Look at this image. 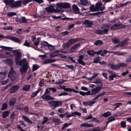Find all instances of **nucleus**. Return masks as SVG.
Instances as JSON below:
<instances>
[{
  "label": "nucleus",
  "instance_id": "64",
  "mask_svg": "<svg viewBox=\"0 0 131 131\" xmlns=\"http://www.w3.org/2000/svg\"><path fill=\"white\" fill-rule=\"evenodd\" d=\"M126 62L127 63H130L131 62V56L129 57L126 59Z\"/></svg>",
  "mask_w": 131,
  "mask_h": 131
},
{
  "label": "nucleus",
  "instance_id": "16",
  "mask_svg": "<svg viewBox=\"0 0 131 131\" xmlns=\"http://www.w3.org/2000/svg\"><path fill=\"white\" fill-rule=\"evenodd\" d=\"M83 24H85L87 27H91L93 24L92 21H90L88 20H85L83 22Z\"/></svg>",
  "mask_w": 131,
  "mask_h": 131
},
{
  "label": "nucleus",
  "instance_id": "45",
  "mask_svg": "<svg viewBox=\"0 0 131 131\" xmlns=\"http://www.w3.org/2000/svg\"><path fill=\"white\" fill-rule=\"evenodd\" d=\"M0 47L1 48H3L4 50H11L12 49V48L10 47H5L3 46H0Z\"/></svg>",
  "mask_w": 131,
  "mask_h": 131
},
{
  "label": "nucleus",
  "instance_id": "7",
  "mask_svg": "<svg viewBox=\"0 0 131 131\" xmlns=\"http://www.w3.org/2000/svg\"><path fill=\"white\" fill-rule=\"evenodd\" d=\"M29 67L28 65L26 63H25L22 65V67L20 68L19 71L22 73H25L27 71Z\"/></svg>",
  "mask_w": 131,
  "mask_h": 131
},
{
  "label": "nucleus",
  "instance_id": "21",
  "mask_svg": "<svg viewBox=\"0 0 131 131\" xmlns=\"http://www.w3.org/2000/svg\"><path fill=\"white\" fill-rule=\"evenodd\" d=\"M129 40V39H125V40L123 41L122 42H121V43H120L118 45H117V46L116 47H119V46H120V45H122L123 46L125 45H126V44L127 45L128 42H127V41H128Z\"/></svg>",
  "mask_w": 131,
  "mask_h": 131
},
{
  "label": "nucleus",
  "instance_id": "42",
  "mask_svg": "<svg viewBox=\"0 0 131 131\" xmlns=\"http://www.w3.org/2000/svg\"><path fill=\"white\" fill-rule=\"evenodd\" d=\"M74 57H73L68 56L67 57V59L68 60H70L73 63H75L76 62L73 59Z\"/></svg>",
  "mask_w": 131,
  "mask_h": 131
},
{
  "label": "nucleus",
  "instance_id": "35",
  "mask_svg": "<svg viewBox=\"0 0 131 131\" xmlns=\"http://www.w3.org/2000/svg\"><path fill=\"white\" fill-rule=\"evenodd\" d=\"M102 53H101V55L102 56H105L107 53H112L113 52H111L110 51H107L106 50H103L102 51Z\"/></svg>",
  "mask_w": 131,
  "mask_h": 131
},
{
  "label": "nucleus",
  "instance_id": "24",
  "mask_svg": "<svg viewBox=\"0 0 131 131\" xmlns=\"http://www.w3.org/2000/svg\"><path fill=\"white\" fill-rule=\"evenodd\" d=\"M50 88H48L45 91L44 94L41 96L43 97L45 95H47V94H49L51 95V93H50Z\"/></svg>",
  "mask_w": 131,
  "mask_h": 131
},
{
  "label": "nucleus",
  "instance_id": "57",
  "mask_svg": "<svg viewBox=\"0 0 131 131\" xmlns=\"http://www.w3.org/2000/svg\"><path fill=\"white\" fill-rule=\"evenodd\" d=\"M101 82H102L101 80H100V79H97L93 83H95L100 84Z\"/></svg>",
  "mask_w": 131,
  "mask_h": 131
},
{
  "label": "nucleus",
  "instance_id": "34",
  "mask_svg": "<svg viewBox=\"0 0 131 131\" xmlns=\"http://www.w3.org/2000/svg\"><path fill=\"white\" fill-rule=\"evenodd\" d=\"M39 68V67L38 66L37 64H34L32 66V72H33L37 70Z\"/></svg>",
  "mask_w": 131,
  "mask_h": 131
},
{
  "label": "nucleus",
  "instance_id": "56",
  "mask_svg": "<svg viewBox=\"0 0 131 131\" xmlns=\"http://www.w3.org/2000/svg\"><path fill=\"white\" fill-rule=\"evenodd\" d=\"M16 15V14L14 12H9L8 13L7 15L9 16H11Z\"/></svg>",
  "mask_w": 131,
  "mask_h": 131
},
{
  "label": "nucleus",
  "instance_id": "12",
  "mask_svg": "<svg viewBox=\"0 0 131 131\" xmlns=\"http://www.w3.org/2000/svg\"><path fill=\"white\" fill-rule=\"evenodd\" d=\"M80 45L79 43H77L73 46L70 49L71 52H74L80 48Z\"/></svg>",
  "mask_w": 131,
  "mask_h": 131
},
{
  "label": "nucleus",
  "instance_id": "43",
  "mask_svg": "<svg viewBox=\"0 0 131 131\" xmlns=\"http://www.w3.org/2000/svg\"><path fill=\"white\" fill-rule=\"evenodd\" d=\"M63 46L64 47H66L67 48H69L70 46L71 45V44H70L69 41H68L67 42L64 43L63 44Z\"/></svg>",
  "mask_w": 131,
  "mask_h": 131
},
{
  "label": "nucleus",
  "instance_id": "49",
  "mask_svg": "<svg viewBox=\"0 0 131 131\" xmlns=\"http://www.w3.org/2000/svg\"><path fill=\"white\" fill-rule=\"evenodd\" d=\"M121 125L122 127H125L126 125V122L124 121H122L121 123Z\"/></svg>",
  "mask_w": 131,
  "mask_h": 131
},
{
  "label": "nucleus",
  "instance_id": "53",
  "mask_svg": "<svg viewBox=\"0 0 131 131\" xmlns=\"http://www.w3.org/2000/svg\"><path fill=\"white\" fill-rule=\"evenodd\" d=\"M8 77L11 80L12 82H14L16 79V77L14 75L10 77Z\"/></svg>",
  "mask_w": 131,
  "mask_h": 131
},
{
  "label": "nucleus",
  "instance_id": "48",
  "mask_svg": "<svg viewBox=\"0 0 131 131\" xmlns=\"http://www.w3.org/2000/svg\"><path fill=\"white\" fill-rule=\"evenodd\" d=\"M48 120V118L46 117H44L43 118V121L42 122V124H44L45 123L47 122Z\"/></svg>",
  "mask_w": 131,
  "mask_h": 131
},
{
  "label": "nucleus",
  "instance_id": "30",
  "mask_svg": "<svg viewBox=\"0 0 131 131\" xmlns=\"http://www.w3.org/2000/svg\"><path fill=\"white\" fill-rule=\"evenodd\" d=\"M111 115V113L109 111H107L104 113L101 116H104V117H108L109 116Z\"/></svg>",
  "mask_w": 131,
  "mask_h": 131
},
{
  "label": "nucleus",
  "instance_id": "33",
  "mask_svg": "<svg viewBox=\"0 0 131 131\" xmlns=\"http://www.w3.org/2000/svg\"><path fill=\"white\" fill-rule=\"evenodd\" d=\"M11 70L10 71H9L8 74V77H10L12 76H13V73L14 72V70L13 68L12 67H11Z\"/></svg>",
  "mask_w": 131,
  "mask_h": 131
},
{
  "label": "nucleus",
  "instance_id": "15",
  "mask_svg": "<svg viewBox=\"0 0 131 131\" xmlns=\"http://www.w3.org/2000/svg\"><path fill=\"white\" fill-rule=\"evenodd\" d=\"M72 8L75 13L77 14H80L79 9L77 5L73 4L72 6Z\"/></svg>",
  "mask_w": 131,
  "mask_h": 131
},
{
  "label": "nucleus",
  "instance_id": "54",
  "mask_svg": "<svg viewBox=\"0 0 131 131\" xmlns=\"http://www.w3.org/2000/svg\"><path fill=\"white\" fill-rule=\"evenodd\" d=\"M105 13L104 12H96L97 16H99V17H100L101 16V15L103 14H104Z\"/></svg>",
  "mask_w": 131,
  "mask_h": 131
},
{
  "label": "nucleus",
  "instance_id": "52",
  "mask_svg": "<svg viewBox=\"0 0 131 131\" xmlns=\"http://www.w3.org/2000/svg\"><path fill=\"white\" fill-rule=\"evenodd\" d=\"M9 79H8L6 80H4L1 82V83L2 85L6 84L9 81Z\"/></svg>",
  "mask_w": 131,
  "mask_h": 131
},
{
  "label": "nucleus",
  "instance_id": "55",
  "mask_svg": "<svg viewBox=\"0 0 131 131\" xmlns=\"http://www.w3.org/2000/svg\"><path fill=\"white\" fill-rule=\"evenodd\" d=\"M30 44V42H28L27 40H26L24 44H23L24 46H26L27 47H29V45Z\"/></svg>",
  "mask_w": 131,
  "mask_h": 131
},
{
  "label": "nucleus",
  "instance_id": "28",
  "mask_svg": "<svg viewBox=\"0 0 131 131\" xmlns=\"http://www.w3.org/2000/svg\"><path fill=\"white\" fill-rule=\"evenodd\" d=\"M9 113V112L8 111H6L3 112L2 115V117L4 118H5L6 117H7Z\"/></svg>",
  "mask_w": 131,
  "mask_h": 131
},
{
  "label": "nucleus",
  "instance_id": "60",
  "mask_svg": "<svg viewBox=\"0 0 131 131\" xmlns=\"http://www.w3.org/2000/svg\"><path fill=\"white\" fill-rule=\"evenodd\" d=\"M79 63V64H81L83 66H85V63L82 60H78Z\"/></svg>",
  "mask_w": 131,
  "mask_h": 131
},
{
  "label": "nucleus",
  "instance_id": "23",
  "mask_svg": "<svg viewBox=\"0 0 131 131\" xmlns=\"http://www.w3.org/2000/svg\"><path fill=\"white\" fill-rule=\"evenodd\" d=\"M117 65L118 66V69H119L121 67H126L127 66L126 63L124 62L119 63Z\"/></svg>",
  "mask_w": 131,
  "mask_h": 131
},
{
  "label": "nucleus",
  "instance_id": "20",
  "mask_svg": "<svg viewBox=\"0 0 131 131\" xmlns=\"http://www.w3.org/2000/svg\"><path fill=\"white\" fill-rule=\"evenodd\" d=\"M108 66L112 69L117 70L118 69V65H113L111 63L108 64Z\"/></svg>",
  "mask_w": 131,
  "mask_h": 131
},
{
  "label": "nucleus",
  "instance_id": "26",
  "mask_svg": "<svg viewBox=\"0 0 131 131\" xmlns=\"http://www.w3.org/2000/svg\"><path fill=\"white\" fill-rule=\"evenodd\" d=\"M106 94V92H104L102 93H101L98 95L93 99V100H97L100 97L102 96L105 95Z\"/></svg>",
  "mask_w": 131,
  "mask_h": 131
},
{
  "label": "nucleus",
  "instance_id": "27",
  "mask_svg": "<svg viewBox=\"0 0 131 131\" xmlns=\"http://www.w3.org/2000/svg\"><path fill=\"white\" fill-rule=\"evenodd\" d=\"M103 42L100 40H97L95 41L94 43V45L96 46H100L103 44Z\"/></svg>",
  "mask_w": 131,
  "mask_h": 131
},
{
  "label": "nucleus",
  "instance_id": "8",
  "mask_svg": "<svg viewBox=\"0 0 131 131\" xmlns=\"http://www.w3.org/2000/svg\"><path fill=\"white\" fill-rule=\"evenodd\" d=\"M19 88V86L15 85L12 86L9 89V92L11 94L15 93Z\"/></svg>",
  "mask_w": 131,
  "mask_h": 131
},
{
  "label": "nucleus",
  "instance_id": "3",
  "mask_svg": "<svg viewBox=\"0 0 131 131\" xmlns=\"http://www.w3.org/2000/svg\"><path fill=\"white\" fill-rule=\"evenodd\" d=\"M48 104L51 107H54V109L56 107H58L61 105L62 103V101H50L48 102Z\"/></svg>",
  "mask_w": 131,
  "mask_h": 131
},
{
  "label": "nucleus",
  "instance_id": "51",
  "mask_svg": "<svg viewBox=\"0 0 131 131\" xmlns=\"http://www.w3.org/2000/svg\"><path fill=\"white\" fill-rule=\"evenodd\" d=\"M29 107L28 106H26L24 108V112L26 113H29Z\"/></svg>",
  "mask_w": 131,
  "mask_h": 131
},
{
  "label": "nucleus",
  "instance_id": "13",
  "mask_svg": "<svg viewBox=\"0 0 131 131\" xmlns=\"http://www.w3.org/2000/svg\"><path fill=\"white\" fill-rule=\"evenodd\" d=\"M41 98H42L44 100H46L47 101L50 100H53L54 99V97L51 96L49 94L48 95H45L43 97L41 96Z\"/></svg>",
  "mask_w": 131,
  "mask_h": 131
},
{
  "label": "nucleus",
  "instance_id": "2",
  "mask_svg": "<svg viewBox=\"0 0 131 131\" xmlns=\"http://www.w3.org/2000/svg\"><path fill=\"white\" fill-rule=\"evenodd\" d=\"M6 5H10L11 8L17 7L21 5V1H18L14 2L13 0H3Z\"/></svg>",
  "mask_w": 131,
  "mask_h": 131
},
{
  "label": "nucleus",
  "instance_id": "40",
  "mask_svg": "<svg viewBox=\"0 0 131 131\" xmlns=\"http://www.w3.org/2000/svg\"><path fill=\"white\" fill-rule=\"evenodd\" d=\"M8 106V105L6 103H4L3 104L1 110H4L6 109Z\"/></svg>",
  "mask_w": 131,
  "mask_h": 131
},
{
  "label": "nucleus",
  "instance_id": "62",
  "mask_svg": "<svg viewBox=\"0 0 131 131\" xmlns=\"http://www.w3.org/2000/svg\"><path fill=\"white\" fill-rule=\"evenodd\" d=\"M16 64L19 65V66H21L22 65V64L23 63L22 62H21V61L20 60H18L16 62H15Z\"/></svg>",
  "mask_w": 131,
  "mask_h": 131
},
{
  "label": "nucleus",
  "instance_id": "17",
  "mask_svg": "<svg viewBox=\"0 0 131 131\" xmlns=\"http://www.w3.org/2000/svg\"><path fill=\"white\" fill-rule=\"evenodd\" d=\"M63 89L64 91L66 92H73L76 93H79V92L78 91L74 90L73 89L66 88L65 86L63 87Z\"/></svg>",
  "mask_w": 131,
  "mask_h": 131
},
{
  "label": "nucleus",
  "instance_id": "5",
  "mask_svg": "<svg viewBox=\"0 0 131 131\" xmlns=\"http://www.w3.org/2000/svg\"><path fill=\"white\" fill-rule=\"evenodd\" d=\"M95 6L97 11H102L105 8V7H102V4L101 2H97Z\"/></svg>",
  "mask_w": 131,
  "mask_h": 131
},
{
  "label": "nucleus",
  "instance_id": "44",
  "mask_svg": "<svg viewBox=\"0 0 131 131\" xmlns=\"http://www.w3.org/2000/svg\"><path fill=\"white\" fill-rule=\"evenodd\" d=\"M32 1V0H24L22 1L23 4L26 5L27 4Z\"/></svg>",
  "mask_w": 131,
  "mask_h": 131
},
{
  "label": "nucleus",
  "instance_id": "18",
  "mask_svg": "<svg viewBox=\"0 0 131 131\" xmlns=\"http://www.w3.org/2000/svg\"><path fill=\"white\" fill-rule=\"evenodd\" d=\"M52 121L56 124L57 125H59L61 122L60 120L58 118H56L54 117H53L52 118Z\"/></svg>",
  "mask_w": 131,
  "mask_h": 131
},
{
  "label": "nucleus",
  "instance_id": "36",
  "mask_svg": "<svg viewBox=\"0 0 131 131\" xmlns=\"http://www.w3.org/2000/svg\"><path fill=\"white\" fill-rule=\"evenodd\" d=\"M94 52L93 50H88L87 51V53L90 55L93 56L94 55Z\"/></svg>",
  "mask_w": 131,
  "mask_h": 131
},
{
  "label": "nucleus",
  "instance_id": "61",
  "mask_svg": "<svg viewBox=\"0 0 131 131\" xmlns=\"http://www.w3.org/2000/svg\"><path fill=\"white\" fill-rule=\"evenodd\" d=\"M72 113L73 114L74 116V115H77L78 116H80L81 115V113L77 111L73 112Z\"/></svg>",
  "mask_w": 131,
  "mask_h": 131
},
{
  "label": "nucleus",
  "instance_id": "46",
  "mask_svg": "<svg viewBox=\"0 0 131 131\" xmlns=\"http://www.w3.org/2000/svg\"><path fill=\"white\" fill-rule=\"evenodd\" d=\"M92 131H102V130L100 128L99 126H97L96 127L93 128V130Z\"/></svg>",
  "mask_w": 131,
  "mask_h": 131
},
{
  "label": "nucleus",
  "instance_id": "6",
  "mask_svg": "<svg viewBox=\"0 0 131 131\" xmlns=\"http://www.w3.org/2000/svg\"><path fill=\"white\" fill-rule=\"evenodd\" d=\"M4 37L6 39H10L19 44L21 43V41L18 38L16 37L11 36H5Z\"/></svg>",
  "mask_w": 131,
  "mask_h": 131
},
{
  "label": "nucleus",
  "instance_id": "59",
  "mask_svg": "<svg viewBox=\"0 0 131 131\" xmlns=\"http://www.w3.org/2000/svg\"><path fill=\"white\" fill-rule=\"evenodd\" d=\"M113 42L114 43H118L119 42V40L118 39H114L113 40Z\"/></svg>",
  "mask_w": 131,
  "mask_h": 131
},
{
  "label": "nucleus",
  "instance_id": "25",
  "mask_svg": "<svg viewBox=\"0 0 131 131\" xmlns=\"http://www.w3.org/2000/svg\"><path fill=\"white\" fill-rule=\"evenodd\" d=\"M101 57H98L95 58L94 59L93 62L94 63H97L101 60Z\"/></svg>",
  "mask_w": 131,
  "mask_h": 131
},
{
  "label": "nucleus",
  "instance_id": "32",
  "mask_svg": "<svg viewBox=\"0 0 131 131\" xmlns=\"http://www.w3.org/2000/svg\"><path fill=\"white\" fill-rule=\"evenodd\" d=\"M81 5L84 6H86L88 4L87 0H80Z\"/></svg>",
  "mask_w": 131,
  "mask_h": 131
},
{
  "label": "nucleus",
  "instance_id": "38",
  "mask_svg": "<svg viewBox=\"0 0 131 131\" xmlns=\"http://www.w3.org/2000/svg\"><path fill=\"white\" fill-rule=\"evenodd\" d=\"M95 100H93V99L92 101H88V105L90 106H92V104H94L96 102V101Z\"/></svg>",
  "mask_w": 131,
  "mask_h": 131
},
{
  "label": "nucleus",
  "instance_id": "47",
  "mask_svg": "<svg viewBox=\"0 0 131 131\" xmlns=\"http://www.w3.org/2000/svg\"><path fill=\"white\" fill-rule=\"evenodd\" d=\"M16 109L21 110H23V107L21 106L20 105H18L15 106Z\"/></svg>",
  "mask_w": 131,
  "mask_h": 131
},
{
  "label": "nucleus",
  "instance_id": "14",
  "mask_svg": "<svg viewBox=\"0 0 131 131\" xmlns=\"http://www.w3.org/2000/svg\"><path fill=\"white\" fill-rule=\"evenodd\" d=\"M82 40V38H75L71 39L68 41L71 45H72L76 42Z\"/></svg>",
  "mask_w": 131,
  "mask_h": 131
},
{
  "label": "nucleus",
  "instance_id": "63",
  "mask_svg": "<svg viewBox=\"0 0 131 131\" xmlns=\"http://www.w3.org/2000/svg\"><path fill=\"white\" fill-rule=\"evenodd\" d=\"M88 123H83L81 124H80V126L81 127H87Z\"/></svg>",
  "mask_w": 131,
  "mask_h": 131
},
{
  "label": "nucleus",
  "instance_id": "10",
  "mask_svg": "<svg viewBox=\"0 0 131 131\" xmlns=\"http://www.w3.org/2000/svg\"><path fill=\"white\" fill-rule=\"evenodd\" d=\"M101 89V87L100 86L92 89L91 90V95H92L94 94H98L100 92Z\"/></svg>",
  "mask_w": 131,
  "mask_h": 131
},
{
  "label": "nucleus",
  "instance_id": "37",
  "mask_svg": "<svg viewBox=\"0 0 131 131\" xmlns=\"http://www.w3.org/2000/svg\"><path fill=\"white\" fill-rule=\"evenodd\" d=\"M20 23H26L27 22V21L25 17H22L21 18H20Z\"/></svg>",
  "mask_w": 131,
  "mask_h": 131
},
{
  "label": "nucleus",
  "instance_id": "4",
  "mask_svg": "<svg viewBox=\"0 0 131 131\" xmlns=\"http://www.w3.org/2000/svg\"><path fill=\"white\" fill-rule=\"evenodd\" d=\"M13 52L14 53V55L15 58V62H16L18 60H20L21 59L20 56L21 54V52L17 51V50H13Z\"/></svg>",
  "mask_w": 131,
  "mask_h": 131
},
{
  "label": "nucleus",
  "instance_id": "31",
  "mask_svg": "<svg viewBox=\"0 0 131 131\" xmlns=\"http://www.w3.org/2000/svg\"><path fill=\"white\" fill-rule=\"evenodd\" d=\"M89 8L90 10L92 12L97 11L95 6L94 7V5H93L90 6Z\"/></svg>",
  "mask_w": 131,
  "mask_h": 131
},
{
  "label": "nucleus",
  "instance_id": "50",
  "mask_svg": "<svg viewBox=\"0 0 131 131\" xmlns=\"http://www.w3.org/2000/svg\"><path fill=\"white\" fill-rule=\"evenodd\" d=\"M47 47L50 50H53L54 49V48L53 46L49 44Z\"/></svg>",
  "mask_w": 131,
  "mask_h": 131
},
{
  "label": "nucleus",
  "instance_id": "19",
  "mask_svg": "<svg viewBox=\"0 0 131 131\" xmlns=\"http://www.w3.org/2000/svg\"><path fill=\"white\" fill-rule=\"evenodd\" d=\"M16 100L14 98H11L10 99L9 102V105L10 106H14L16 103Z\"/></svg>",
  "mask_w": 131,
  "mask_h": 131
},
{
  "label": "nucleus",
  "instance_id": "22",
  "mask_svg": "<svg viewBox=\"0 0 131 131\" xmlns=\"http://www.w3.org/2000/svg\"><path fill=\"white\" fill-rule=\"evenodd\" d=\"M22 118L23 119H24L26 122L29 123L31 124H32L33 123L32 122L30 121V120L26 116L23 115L22 116Z\"/></svg>",
  "mask_w": 131,
  "mask_h": 131
},
{
  "label": "nucleus",
  "instance_id": "39",
  "mask_svg": "<svg viewBox=\"0 0 131 131\" xmlns=\"http://www.w3.org/2000/svg\"><path fill=\"white\" fill-rule=\"evenodd\" d=\"M55 34V33H47V34L50 37L56 38H57V36L56 35L54 34Z\"/></svg>",
  "mask_w": 131,
  "mask_h": 131
},
{
  "label": "nucleus",
  "instance_id": "58",
  "mask_svg": "<svg viewBox=\"0 0 131 131\" xmlns=\"http://www.w3.org/2000/svg\"><path fill=\"white\" fill-rule=\"evenodd\" d=\"M49 43L46 41H43L41 43V45L43 46L47 47Z\"/></svg>",
  "mask_w": 131,
  "mask_h": 131
},
{
  "label": "nucleus",
  "instance_id": "11",
  "mask_svg": "<svg viewBox=\"0 0 131 131\" xmlns=\"http://www.w3.org/2000/svg\"><path fill=\"white\" fill-rule=\"evenodd\" d=\"M125 26L124 25L116 24L111 27V29L113 30H116L117 29L124 28Z\"/></svg>",
  "mask_w": 131,
  "mask_h": 131
},
{
  "label": "nucleus",
  "instance_id": "9",
  "mask_svg": "<svg viewBox=\"0 0 131 131\" xmlns=\"http://www.w3.org/2000/svg\"><path fill=\"white\" fill-rule=\"evenodd\" d=\"M45 10L48 12L50 13H59L58 10H57L56 8V9L54 8V6H50L48 7L45 8Z\"/></svg>",
  "mask_w": 131,
  "mask_h": 131
},
{
  "label": "nucleus",
  "instance_id": "29",
  "mask_svg": "<svg viewBox=\"0 0 131 131\" xmlns=\"http://www.w3.org/2000/svg\"><path fill=\"white\" fill-rule=\"evenodd\" d=\"M30 86V85H24L22 89V90L23 91H27L29 90Z\"/></svg>",
  "mask_w": 131,
  "mask_h": 131
},
{
  "label": "nucleus",
  "instance_id": "41",
  "mask_svg": "<svg viewBox=\"0 0 131 131\" xmlns=\"http://www.w3.org/2000/svg\"><path fill=\"white\" fill-rule=\"evenodd\" d=\"M6 62L7 64H8L10 66H12L13 63V61L11 59H8L6 60Z\"/></svg>",
  "mask_w": 131,
  "mask_h": 131
},
{
  "label": "nucleus",
  "instance_id": "1",
  "mask_svg": "<svg viewBox=\"0 0 131 131\" xmlns=\"http://www.w3.org/2000/svg\"><path fill=\"white\" fill-rule=\"evenodd\" d=\"M70 7V5L69 3H58L56 5V8L57 10H58V12H62L63 10H62V8H68Z\"/></svg>",
  "mask_w": 131,
  "mask_h": 131
}]
</instances>
